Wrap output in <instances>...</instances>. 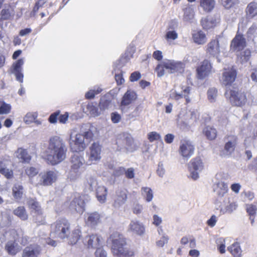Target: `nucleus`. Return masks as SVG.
<instances>
[{
  "label": "nucleus",
  "instance_id": "nucleus-1",
  "mask_svg": "<svg viewBox=\"0 0 257 257\" xmlns=\"http://www.w3.org/2000/svg\"><path fill=\"white\" fill-rule=\"evenodd\" d=\"M67 149L63 140L58 136L51 137L43 158L48 164L57 165L66 158Z\"/></svg>",
  "mask_w": 257,
  "mask_h": 257
},
{
  "label": "nucleus",
  "instance_id": "nucleus-2",
  "mask_svg": "<svg viewBox=\"0 0 257 257\" xmlns=\"http://www.w3.org/2000/svg\"><path fill=\"white\" fill-rule=\"evenodd\" d=\"M67 149L63 140L58 136L51 137L43 158L48 164L57 165L66 158Z\"/></svg>",
  "mask_w": 257,
  "mask_h": 257
},
{
  "label": "nucleus",
  "instance_id": "nucleus-3",
  "mask_svg": "<svg viewBox=\"0 0 257 257\" xmlns=\"http://www.w3.org/2000/svg\"><path fill=\"white\" fill-rule=\"evenodd\" d=\"M111 242V251L116 257H134L135 252L129 247L127 239L124 236L117 231L113 232L109 237Z\"/></svg>",
  "mask_w": 257,
  "mask_h": 257
},
{
  "label": "nucleus",
  "instance_id": "nucleus-4",
  "mask_svg": "<svg viewBox=\"0 0 257 257\" xmlns=\"http://www.w3.org/2000/svg\"><path fill=\"white\" fill-rule=\"evenodd\" d=\"M185 65L180 61L167 59L159 63L155 69L157 76L161 77L165 74V69L170 73L184 71Z\"/></svg>",
  "mask_w": 257,
  "mask_h": 257
},
{
  "label": "nucleus",
  "instance_id": "nucleus-5",
  "mask_svg": "<svg viewBox=\"0 0 257 257\" xmlns=\"http://www.w3.org/2000/svg\"><path fill=\"white\" fill-rule=\"evenodd\" d=\"M71 223L65 218H62L57 220L51 225L50 234L55 237L61 239H65L67 235L70 233Z\"/></svg>",
  "mask_w": 257,
  "mask_h": 257
},
{
  "label": "nucleus",
  "instance_id": "nucleus-6",
  "mask_svg": "<svg viewBox=\"0 0 257 257\" xmlns=\"http://www.w3.org/2000/svg\"><path fill=\"white\" fill-rule=\"evenodd\" d=\"M88 142L84 140L82 134H77L74 139L71 137L69 146L71 150L74 152H83L87 147Z\"/></svg>",
  "mask_w": 257,
  "mask_h": 257
},
{
  "label": "nucleus",
  "instance_id": "nucleus-7",
  "mask_svg": "<svg viewBox=\"0 0 257 257\" xmlns=\"http://www.w3.org/2000/svg\"><path fill=\"white\" fill-rule=\"evenodd\" d=\"M86 197L85 195L75 194L69 204V208L79 214H82L85 211L86 204L85 200H86Z\"/></svg>",
  "mask_w": 257,
  "mask_h": 257
},
{
  "label": "nucleus",
  "instance_id": "nucleus-8",
  "mask_svg": "<svg viewBox=\"0 0 257 257\" xmlns=\"http://www.w3.org/2000/svg\"><path fill=\"white\" fill-rule=\"evenodd\" d=\"M38 184L40 186H48L52 185L57 180L58 173L56 171L48 170L41 173Z\"/></svg>",
  "mask_w": 257,
  "mask_h": 257
},
{
  "label": "nucleus",
  "instance_id": "nucleus-9",
  "mask_svg": "<svg viewBox=\"0 0 257 257\" xmlns=\"http://www.w3.org/2000/svg\"><path fill=\"white\" fill-rule=\"evenodd\" d=\"M212 66L210 62L205 59L196 68V77L198 79L202 80L211 73Z\"/></svg>",
  "mask_w": 257,
  "mask_h": 257
},
{
  "label": "nucleus",
  "instance_id": "nucleus-10",
  "mask_svg": "<svg viewBox=\"0 0 257 257\" xmlns=\"http://www.w3.org/2000/svg\"><path fill=\"white\" fill-rule=\"evenodd\" d=\"M10 235L16 242L20 243L22 246H26L30 242V237L22 229L11 230Z\"/></svg>",
  "mask_w": 257,
  "mask_h": 257
},
{
  "label": "nucleus",
  "instance_id": "nucleus-11",
  "mask_svg": "<svg viewBox=\"0 0 257 257\" xmlns=\"http://www.w3.org/2000/svg\"><path fill=\"white\" fill-rule=\"evenodd\" d=\"M188 167L191 174V177L196 180L198 177V171H201L203 168V165L200 157L193 158L188 164Z\"/></svg>",
  "mask_w": 257,
  "mask_h": 257
},
{
  "label": "nucleus",
  "instance_id": "nucleus-12",
  "mask_svg": "<svg viewBox=\"0 0 257 257\" xmlns=\"http://www.w3.org/2000/svg\"><path fill=\"white\" fill-rule=\"evenodd\" d=\"M237 76V71L234 67L224 68L221 81L225 86L231 85Z\"/></svg>",
  "mask_w": 257,
  "mask_h": 257
},
{
  "label": "nucleus",
  "instance_id": "nucleus-13",
  "mask_svg": "<svg viewBox=\"0 0 257 257\" xmlns=\"http://www.w3.org/2000/svg\"><path fill=\"white\" fill-rule=\"evenodd\" d=\"M194 150V146L190 141L183 140L181 141L179 152L182 157L188 159L193 155Z\"/></svg>",
  "mask_w": 257,
  "mask_h": 257
},
{
  "label": "nucleus",
  "instance_id": "nucleus-14",
  "mask_svg": "<svg viewBox=\"0 0 257 257\" xmlns=\"http://www.w3.org/2000/svg\"><path fill=\"white\" fill-rule=\"evenodd\" d=\"M102 240L98 234H91L85 236L84 244L88 249H95L101 245Z\"/></svg>",
  "mask_w": 257,
  "mask_h": 257
},
{
  "label": "nucleus",
  "instance_id": "nucleus-15",
  "mask_svg": "<svg viewBox=\"0 0 257 257\" xmlns=\"http://www.w3.org/2000/svg\"><path fill=\"white\" fill-rule=\"evenodd\" d=\"M102 146L98 142H94L89 148L88 161L95 163L101 159Z\"/></svg>",
  "mask_w": 257,
  "mask_h": 257
},
{
  "label": "nucleus",
  "instance_id": "nucleus-16",
  "mask_svg": "<svg viewBox=\"0 0 257 257\" xmlns=\"http://www.w3.org/2000/svg\"><path fill=\"white\" fill-rule=\"evenodd\" d=\"M42 251L40 245L38 244H31L23 249L22 257H38Z\"/></svg>",
  "mask_w": 257,
  "mask_h": 257
},
{
  "label": "nucleus",
  "instance_id": "nucleus-17",
  "mask_svg": "<svg viewBox=\"0 0 257 257\" xmlns=\"http://www.w3.org/2000/svg\"><path fill=\"white\" fill-rule=\"evenodd\" d=\"M225 95L228 97L230 103L233 105L238 106L241 105L240 95L238 88L233 87L232 89H227Z\"/></svg>",
  "mask_w": 257,
  "mask_h": 257
},
{
  "label": "nucleus",
  "instance_id": "nucleus-18",
  "mask_svg": "<svg viewBox=\"0 0 257 257\" xmlns=\"http://www.w3.org/2000/svg\"><path fill=\"white\" fill-rule=\"evenodd\" d=\"M71 170L77 173L81 169L84 168L85 160L82 156L75 154L71 157Z\"/></svg>",
  "mask_w": 257,
  "mask_h": 257
},
{
  "label": "nucleus",
  "instance_id": "nucleus-19",
  "mask_svg": "<svg viewBox=\"0 0 257 257\" xmlns=\"http://www.w3.org/2000/svg\"><path fill=\"white\" fill-rule=\"evenodd\" d=\"M127 194L128 191L126 189L116 191L113 206L116 208L125 204L127 199Z\"/></svg>",
  "mask_w": 257,
  "mask_h": 257
},
{
  "label": "nucleus",
  "instance_id": "nucleus-20",
  "mask_svg": "<svg viewBox=\"0 0 257 257\" xmlns=\"http://www.w3.org/2000/svg\"><path fill=\"white\" fill-rule=\"evenodd\" d=\"M138 95L135 91L132 90H127L124 94L120 101V107L122 109V106H127L132 104L137 99Z\"/></svg>",
  "mask_w": 257,
  "mask_h": 257
},
{
  "label": "nucleus",
  "instance_id": "nucleus-21",
  "mask_svg": "<svg viewBox=\"0 0 257 257\" xmlns=\"http://www.w3.org/2000/svg\"><path fill=\"white\" fill-rule=\"evenodd\" d=\"M24 64V61L23 59H19L15 62L12 66V73H14L17 80L20 82H23L24 75L22 72V66Z\"/></svg>",
  "mask_w": 257,
  "mask_h": 257
},
{
  "label": "nucleus",
  "instance_id": "nucleus-22",
  "mask_svg": "<svg viewBox=\"0 0 257 257\" xmlns=\"http://www.w3.org/2000/svg\"><path fill=\"white\" fill-rule=\"evenodd\" d=\"M101 215L97 211L88 213L86 223L91 227H95L101 223Z\"/></svg>",
  "mask_w": 257,
  "mask_h": 257
},
{
  "label": "nucleus",
  "instance_id": "nucleus-23",
  "mask_svg": "<svg viewBox=\"0 0 257 257\" xmlns=\"http://www.w3.org/2000/svg\"><path fill=\"white\" fill-rule=\"evenodd\" d=\"M206 53L210 56H215L220 53L219 40L217 39L211 40L207 44Z\"/></svg>",
  "mask_w": 257,
  "mask_h": 257
},
{
  "label": "nucleus",
  "instance_id": "nucleus-24",
  "mask_svg": "<svg viewBox=\"0 0 257 257\" xmlns=\"http://www.w3.org/2000/svg\"><path fill=\"white\" fill-rule=\"evenodd\" d=\"M21 247L13 239L7 242L5 249L10 255L15 256L21 251Z\"/></svg>",
  "mask_w": 257,
  "mask_h": 257
},
{
  "label": "nucleus",
  "instance_id": "nucleus-25",
  "mask_svg": "<svg viewBox=\"0 0 257 257\" xmlns=\"http://www.w3.org/2000/svg\"><path fill=\"white\" fill-rule=\"evenodd\" d=\"M82 237V232L80 228L74 229L69 234L67 235L68 243L70 245L76 244Z\"/></svg>",
  "mask_w": 257,
  "mask_h": 257
},
{
  "label": "nucleus",
  "instance_id": "nucleus-26",
  "mask_svg": "<svg viewBox=\"0 0 257 257\" xmlns=\"http://www.w3.org/2000/svg\"><path fill=\"white\" fill-rule=\"evenodd\" d=\"M219 19L216 18H204L200 21V24L203 30L207 31L214 28L219 23Z\"/></svg>",
  "mask_w": 257,
  "mask_h": 257
},
{
  "label": "nucleus",
  "instance_id": "nucleus-27",
  "mask_svg": "<svg viewBox=\"0 0 257 257\" xmlns=\"http://www.w3.org/2000/svg\"><path fill=\"white\" fill-rule=\"evenodd\" d=\"M202 134L209 141L215 140L217 137V131L213 126L206 125L202 130Z\"/></svg>",
  "mask_w": 257,
  "mask_h": 257
},
{
  "label": "nucleus",
  "instance_id": "nucleus-28",
  "mask_svg": "<svg viewBox=\"0 0 257 257\" xmlns=\"http://www.w3.org/2000/svg\"><path fill=\"white\" fill-rule=\"evenodd\" d=\"M15 154L16 157L23 163H30L32 159L27 150L23 148H19L15 152Z\"/></svg>",
  "mask_w": 257,
  "mask_h": 257
},
{
  "label": "nucleus",
  "instance_id": "nucleus-29",
  "mask_svg": "<svg viewBox=\"0 0 257 257\" xmlns=\"http://www.w3.org/2000/svg\"><path fill=\"white\" fill-rule=\"evenodd\" d=\"M29 208L38 215L43 214L42 209L36 198H30L27 201Z\"/></svg>",
  "mask_w": 257,
  "mask_h": 257
},
{
  "label": "nucleus",
  "instance_id": "nucleus-30",
  "mask_svg": "<svg viewBox=\"0 0 257 257\" xmlns=\"http://www.w3.org/2000/svg\"><path fill=\"white\" fill-rule=\"evenodd\" d=\"M194 42L198 45H203L207 41L206 35L202 30L195 31L192 34Z\"/></svg>",
  "mask_w": 257,
  "mask_h": 257
},
{
  "label": "nucleus",
  "instance_id": "nucleus-31",
  "mask_svg": "<svg viewBox=\"0 0 257 257\" xmlns=\"http://www.w3.org/2000/svg\"><path fill=\"white\" fill-rule=\"evenodd\" d=\"M129 228L130 230L139 235H142L145 232L144 226L138 221H132L129 225Z\"/></svg>",
  "mask_w": 257,
  "mask_h": 257
},
{
  "label": "nucleus",
  "instance_id": "nucleus-32",
  "mask_svg": "<svg viewBox=\"0 0 257 257\" xmlns=\"http://www.w3.org/2000/svg\"><path fill=\"white\" fill-rule=\"evenodd\" d=\"M0 173L7 179H11L14 177L13 170L7 168L3 161H0Z\"/></svg>",
  "mask_w": 257,
  "mask_h": 257
},
{
  "label": "nucleus",
  "instance_id": "nucleus-33",
  "mask_svg": "<svg viewBox=\"0 0 257 257\" xmlns=\"http://www.w3.org/2000/svg\"><path fill=\"white\" fill-rule=\"evenodd\" d=\"M107 191L104 186H99L96 189V197L98 201L101 203L105 202Z\"/></svg>",
  "mask_w": 257,
  "mask_h": 257
},
{
  "label": "nucleus",
  "instance_id": "nucleus-34",
  "mask_svg": "<svg viewBox=\"0 0 257 257\" xmlns=\"http://www.w3.org/2000/svg\"><path fill=\"white\" fill-rule=\"evenodd\" d=\"M246 13L249 18H252L257 16V3L255 2L250 3L246 7Z\"/></svg>",
  "mask_w": 257,
  "mask_h": 257
},
{
  "label": "nucleus",
  "instance_id": "nucleus-35",
  "mask_svg": "<svg viewBox=\"0 0 257 257\" xmlns=\"http://www.w3.org/2000/svg\"><path fill=\"white\" fill-rule=\"evenodd\" d=\"M229 140L225 144L224 149L230 153L234 150L237 143V138L234 136H228Z\"/></svg>",
  "mask_w": 257,
  "mask_h": 257
},
{
  "label": "nucleus",
  "instance_id": "nucleus-36",
  "mask_svg": "<svg viewBox=\"0 0 257 257\" xmlns=\"http://www.w3.org/2000/svg\"><path fill=\"white\" fill-rule=\"evenodd\" d=\"M257 208L256 205L248 204L246 205V210L248 215L249 216V220L252 225H253L254 222L255 216L256 213Z\"/></svg>",
  "mask_w": 257,
  "mask_h": 257
},
{
  "label": "nucleus",
  "instance_id": "nucleus-37",
  "mask_svg": "<svg viewBox=\"0 0 257 257\" xmlns=\"http://www.w3.org/2000/svg\"><path fill=\"white\" fill-rule=\"evenodd\" d=\"M13 213L22 220H26L28 218V215L24 206L18 207L14 210Z\"/></svg>",
  "mask_w": 257,
  "mask_h": 257
},
{
  "label": "nucleus",
  "instance_id": "nucleus-38",
  "mask_svg": "<svg viewBox=\"0 0 257 257\" xmlns=\"http://www.w3.org/2000/svg\"><path fill=\"white\" fill-rule=\"evenodd\" d=\"M215 4L214 0H200V6L207 12H211L214 9Z\"/></svg>",
  "mask_w": 257,
  "mask_h": 257
},
{
  "label": "nucleus",
  "instance_id": "nucleus-39",
  "mask_svg": "<svg viewBox=\"0 0 257 257\" xmlns=\"http://www.w3.org/2000/svg\"><path fill=\"white\" fill-rule=\"evenodd\" d=\"M241 47V35L239 34V32L232 40L230 45V50L233 51H238Z\"/></svg>",
  "mask_w": 257,
  "mask_h": 257
},
{
  "label": "nucleus",
  "instance_id": "nucleus-40",
  "mask_svg": "<svg viewBox=\"0 0 257 257\" xmlns=\"http://www.w3.org/2000/svg\"><path fill=\"white\" fill-rule=\"evenodd\" d=\"M228 251L234 257H240L241 254V248L239 243L236 242L228 247Z\"/></svg>",
  "mask_w": 257,
  "mask_h": 257
},
{
  "label": "nucleus",
  "instance_id": "nucleus-41",
  "mask_svg": "<svg viewBox=\"0 0 257 257\" xmlns=\"http://www.w3.org/2000/svg\"><path fill=\"white\" fill-rule=\"evenodd\" d=\"M12 192L16 199H21L23 194V187L21 185H15L13 187Z\"/></svg>",
  "mask_w": 257,
  "mask_h": 257
},
{
  "label": "nucleus",
  "instance_id": "nucleus-42",
  "mask_svg": "<svg viewBox=\"0 0 257 257\" xmlns=\"http://www.w3.org/2000/svg\"><path fill=\"white\" fill-rule=\"evenodd\" d=\"M47 0H37L35 3L33 9L30 13V16L31 17H35L39 9L43 8V6L47 3Z\"/></svg>",
  "mask_w": 257,
  "mask_h": 257
},
{
  "label": "nucleus",
  "instance_id": "nucleus-43",
  "mask_svg": "<svg viewBox=\"0 0 257 257\" xmlns=\"http://www.w3.org/2000/svg\"><path fill=\"white\" fill-rule=\"evenodd\" d=\"M39 173L38 168L34 167H27L25 169V174L28 177L30 180L32 179Z\"/></svg>",
  "mask_w": 257,
  "mask_h": 257
},
{
  "label": "nucleus",
  "instance_id": "nucleus-44",
  "mask_svg": "<svg viewBox=\"0 0 257 257\" xmlns=\"http://www.w3.org/2000/svg\"><path fill=\"white\" fill-rule=\"evenodd\" d=\"M102 91V89L100 87L89 90L85 93V97L87 99H93L96 95L100 93Z\"/></svg>",
  "mask_w": 257,
  "mask_h": 257
},
{
  "label": "nucleus",
  "instance_id": "nucleus-45",
  "mask_svg": "<svg viewBox=\"0 0 257 257\" xmlns=\"http://www.w3.org/2000/svg\"><path fill=\"white\" fill-rule=\"evenodd\" d=\"M142 190L143 191L142 194L145 197L146 200L147 202L152 201L153 198V193L152 190L149 187H142Z\"/></svg>",
  "mask_w": 257,
  "mask_h": 257
},
{
  "label": "nucleus",
  "instance_id": "nucleus-46",
  "mask_svg": "<svg viewBox=\"0 0 257 257\" xmlns=\"http://www.w3.org/2000/svg\"><path fill=\"white\" fill-rule=\"evenodd\" d=\"M38 116V113L36 112H28L24 117V121L27 124L31 123L35 121Z\"/></svg>",
  "mask_w": 257,
  "mask_h": 257
},
{
  "label": "nucleus",
  "instance_id": "nucleus-47",
  "mask_svg": "<svg viewBox=\"0 0 257 257\" xmlns=\"http://www.w3.org/2000/svg\"><path fill=\"white\" fill-rule=\"evenodd\" d=\"M11 106L4 101H0V114H6L10 113Z\"/></svg>",
  "mask_w": 257,
  "mask_h": 257
},
{
  "label": "nucleus",
  "instance_id": "nucleus-48",
  "mask_svg": "<svg viewBox=\"0 0 257 257\" xmlns=\"http://www.w3.org/2000/svg\"><path fill=\"white\" fill-rule=\"evenodd\" d=\"M217 90L215 88H211L207 91L208 99L210 102H214L217 96Z\"/></svg>",
  "mask_w": 257,
  "mask_h": 257
},
{
  "label": "nucleus",
  "instance_id": "nucleus-49",
  "mask_svg": "<svg viewBox=\"0 0 257 257\" xmlns=\"http://www.w3.org/2000/svg\"><path fill=\"white\" fill-rule=\"evenodd\" d=\"M161 139L160 135L156 132H151L148 134V139L150 142L159 141Z\"/></svg>",
  "mask_w": 257,
  "mask_h": 257
},
{
  "label": "nucleus",
  "instance_id": "nucleus-50",
  "mask_svg": "<svg viewBox=\"0 0 257 257\" xmlns=\"http://www.w3.org/2000/svg\"><path fill=\"white\" fill-rule=\"evenodd\" d=\"M11 17V14L9 9H3L0 13V21L9 20Z\"/></svg>",
  "mask_w": 257,
  "mask_h": 257
},
{
  "label": "nucleus",
  "instance_id": "nucleus-51",
  "mask_svg": "<svg viewBox=\"0 0 257 257\" xmlns=\"http://www.w3.org/2000/svg\"><path fill=\"white\" fill-rule=\"evenodd\" d=\"M219 185V190L218 191V195L219 196H223L228 190L227 185L224 182H222Z\"/></svg>",
  "mask_w": 257,
  "mask_h": 257
},
{
  "label": "nucleus",
  "instance_id": "nucleus-52",
  "mask_svg": "<svg viewBox=\"0 0 257 257\" xmlns=\"http://www.w3.org/2000/svg\"><path fill=\"white\" fill-rule=\"evenodd\" d=\"M178 38V34L175 30H170L167 32L165 38L167 40H174Z\"/></svg>",
  "mask_w": 257,
  "mask_h": 257
},
{
  "label": "nucleus",
  "instance_id": "nucleus-53",
  "mask_svg": "<svg viewBox=\"0 0 257 257\" xmlns=\"http://www.w3.org/2000/svg\"><path fill=\"white\" fill-rule=\"evenodd\" d=\"M60 113V110H57L56 111L51 114L49 117V121L51 123H56L58 119L59 114Z\"/></svg>",
  "mask_w": 257,
  "mask_h": 257
},
{
  "label": "nucleus",
  "instance_id": "nucleus-54",
  "mask_svg": "<svg viewBox=\"0 0 257 257\" xmlns=\"http://www.w3.org/2000/svg\"><path fill=\"white\" fill-rule=\"evenodd\" d=\"M86 108L90 113L94 115H98V108L91 102L87 105Z\"/></svg>",
  "mask_w": 257,
  "mask_h": 257
},
{
  "label": "nucleus",
  "instance_id": "nucleus-55",
  "mask_svg": "<svg viewBox=\"0 0 257 257\" xmlns=\"http://www.w3.org/2000/svg\"><path fill=\"white\" fill-rule=\"evenodd\" d=\"M190 87L189 86L186 87L184 89H183V93H184V97L186 100V104H187L189 102H190L191 100L189 98V94L190 93Z\"/></svg>",
  "mask_w": 257,
  "mask_h": 257
},
{
  "label": "nucleus",
  "instance_id": "nucleus-56",
  "mask_svg": "<svg viewBox=\"0 0 257 257\" xmlns=\"http://www.w3.org/2000/svg\"><path fill=\"white\" fill-rule=\"evenodd\" d=\"M96 249L94 253L95 257H106L107 253L103 248L98 247Z\"/></svg>",
  "mask_w": 257,
  "mask_h": 257
},
{
  "label": "nucleus",
  "instance_id": "nucleus-57",
  "mask_svg": "<svg viewBox=\"0 0 257 257\" xmlns=\"http://www.w3.org/2000/svg\"><path fill=\"white\" fill-rule=\"evenodd\" d=\"M111 120L114 123H118L121 120V115L117 112H112L110 114Z\"/></svg>",
  "mask_w": 257,
  "mask_h": 257
},
{
  "label": "nucleus",
  "instance_id": "nucleus-58",
  "mask_svg": "<svg viewBox=\"0 0 257 257\" xmlns=\"http://www.w3.org/2000/svg\"><path fill=\"white\" fill-rule=\"evenodd\" d=\"M141 77V74L139 71H135L132 73L130 76V80L131 82L137 81Z\"/></svg>",
  "mask_w": 257,
  "mask_h": 257
},
{
  "label": "nucleus",
  "instance_id": "nucleus-59",
  "mask_svg": "<svg viewBox=\"0 0 257 257\" xmlns=\"http://www.w3.org/2000/svg\"><path fill=\"white\" fill-rule=\"evenodd\" d=\"M110 104V101L108 99L101 100L99 102V106L102 110H104L108 107Z\"/></svg>",
  "mask_w": 257,
  "mask_h": 257
},
{
  "label": "nucleus",
  "instance_id": "nucleus-60",
  "mask_svg": "<svg viewBox=\"0 0 257 257\" xmlns=\"http://www.w3.org/2000/svg\"><path fill=\"white\" fill-rule=\"evenodd\" d=\"M257 30V24H253L248 29L247 31V35L249 37L251 38V36L256 33Z\"/></svg>",
  "mask_w": 257,
  "mask_h": 257
},
{
  "label": "nucleus",
  "instance_id": "nucleus-61",
  "mask_svg": "<svg viewBox=\"0 0 257 257\" xmlns=\"http://www.w3.org/2000/svg\"><path fill=\"white\" fill-rule=\"evenodd\" d=\"M82 135L84 138V140H86L85 141L88 143L92 140L93 137V134L91 131L85 132Z\"/></svg>",
  "mask_w": 257,
  "mask_h": 257
},
{
  "label": "nucleus",
  "instance_id": "nucleus-62",
  "mask_svg": "<svg viewBox=\"0 0 257 257\" xmlns=\"http://www.w3.org/2000/svg\"><path fill=\"white\" fill-rule=\"evenodd\" d=\"M115 79L118 85L122 84L124 82V79L121 73L116 74L115 75Z\"/></svg>",
  "mask_w": 257,
  "mask_h": 257
},
{
  "label": "nucleus",
  "instance_id": "nucleus-63",
  "mask_svg": "<svg viewBox=\"0 0 257 257\" xmlns=\"http://www.w3.org/2000/svg\"><path fill=\"white\" fill-rule=\"evenodd\" d=\"M69 114L68 112H65L63 114H59L58 120L61 123H65L68 120Z\"/></svg>",
  "mask_w": 257,
  "mask_h": 257
},
{
  "label": "nucleus",
  "instance_id": "nucleus-64",
  "mask_svg": "<svg viewBox=\"0 0 257 257\" xmlns=\"http://www.w3.org/2000/svg\"><path fill=\"white\" fill-rule=\"evenodd\" d=\"M125 177L127 179H133L135 176L134 169L133 168H130L125 172Z\"/></svg>",
  "mask_w": 257,
  "mask_h": 257
}]
</instances>
